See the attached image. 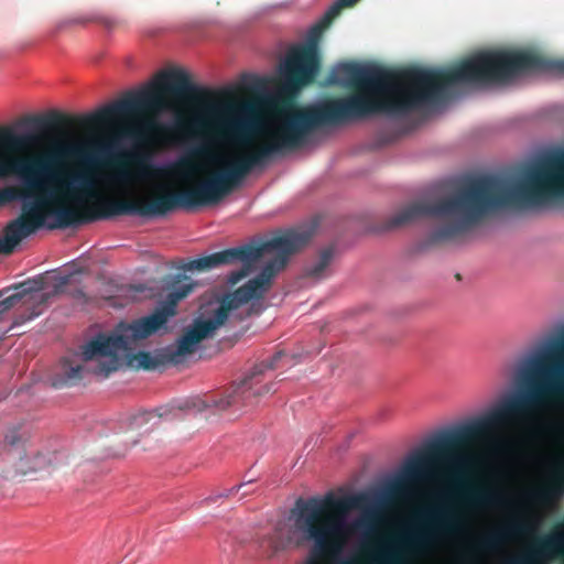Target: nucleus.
Returning <instances> with one entry per match:
<instances>
[{
	"label": "nucleus",
	"mask_w": 564,
	"mask_h": 564,
	"mask_svg": "<svg viewBox=\"0 0 564 564\" xmlns=\"http://www.w3.org/2000/svg\"><path fill=\"white\" fill-rule=\"evenodd\" d=\"M503 84L533 70L552 72L564 75V61L547 59L529 51L505 50Z\"/></svg>",
	"instance_id": "f8f14e48"
},
{
	"label": "nucleus",
	"mask_w": 564,
	"mask_h": 564,
	"mask_svg": "<svg viewBox=\"0 0 564 564\" xmlns=\"http://www.w3.org/2000/svg\"><path fill=\"white\" fill-rule=\"evenodd\" d=\"M325 13L308 32L306 43L292 48L280 67L282 88L295 93L315 80L321 67L318 43L325 29L332 23Z\"/></svg>",
	"instance_id": "9d476101"
},
{
	"label": "nucleus",
	"mask_w": 564,
	"mask_h": 564,
	"mask_svg": "<svg viewBox=\"0 0 564 564\" xmlns=\"http://www.w3.org/2000/svg\"><path fill=\"white\" fill-rule=\"evenodd\" d=\"M95 147L102 148L101 152L98 153L100 159H102L101 154L106 152L107 148L98 144L97 142H95ZM104 166L105 161L101 160V166L98 171V196L84 200H77L68 197L62 189L58 180L43 176L45 180L56 183L54 189H48L44 187L43 183L39 177H36L34 181L39 183V187L34 189V195L22 199L21 214L7 224L2 236H0V254H11L24 238L44 227L45 221L50 216H54L56 219V225L53 227L66 228L85 220L109 218L119 215H164L176 207L193 208L209 206L221 200L218 192L206 189L205 184L209 182L208 176L192 187L177 192L163 193L154 196L149 202L141 199L107 200L101 204V210L96 214H84L80 208L65 205L62 202L61 197L75 202L76 204L84 205L98 199L100 197V186L102 183L101 170Z\"/></svg>",
	"instance_id": "20e7f679"
},
{
	"label": "nucleus",
	"mask_w": 564,
	"mask_h": 564,
	"mask_svg": "<svg viewBox=\"0 0 564 564\" xmlns=\"http://www.w3.org/2000/svg\"><path fill=\"white\" fill-rule=\"evenodd\" d=\"M39 187V183L34 180H28L20 188L7 186L0 188V207L11 202L25 199L34 195V189Z\"/></svg>",
	"instance_id": "2eb2a0df"
},
{
	"label": "nucleus",
	"mask_w": 564,
	"mask_h": 564,
	"mask_svg": "<svg viewBox=\"0 0 564 564\" xmlns=\"http://www.w3.org/2000/svg\"><path fill=\"white\" fill-rule=\"evenodd\" d=\"M171 411L169 410L161 411V409H158L155 411L139 412L137 414H133L129 419V427L131 430H140L144 425L149 424L151 421H153L151 426H154L163 416H166Z\"/></svg>",
	"instance_id": "dca6fc26"
},
{
	"label": "nucleus",
	"mask_w": 564,
	"mask_h": 564,
	"mask_svg": "<svg viewBox=\"0 0 564 564\" xmlns=\"http://www.w3.org/2000/svg\"><path fill=\"white\" fill-rule=\"evenodd\" d=\"M30 133H17L10 127H0V180L19 175L24 182L40 176L58 180L64 193L84 200L98 196L102 148L95 141H58L45 153L36 156H18L35 142Z\"/></svg>",
	"instance_id": "423d86ee"
},
{
	"label": "nucleus",
	"mask_w": 564,
	"mask_h": 564,
	"mask_svg": "<svg viewBox=\"0 0 564 564\" xmlns=\"http://www.w3.org/2000/svg\"><path fill=\"white\" fill-rule=\"evenodd\" d=\"M308 240L310 234L306 231L286 230L257 245L230 248L191 260L185 267L189 271H206L221 264L242 262L243 267L229 276V282L237 284L249 274L258 260L264 256H273L256 278L249 280L232 293L225 295L219 307L209 318L194 321L193 325L178 339L176 349L171 354V359L176 360L177 357L193 354L198 344L213 337L215 330L223 326L234 312L251 300L262 299L270 289L272 279L284 269L289 258L303 248Z\"/></svg>",
	"instance_id": "39448f33"
},
{
	"label": "nucleus",
	"mask_w": 564,
	"mask_h": 564,
	"mask_svg": "<svg viewBox=\"0 0 564 564\" xmlns=\"http://www.w3.org/2000/svg\"><path fill=\"white\" fill-rule=\"evenodd\" d=\"M503 69V48L477 52L447 69L340 63L330 70L329 82L351 88L350 94L284 109L263 131L262 142L217 160L213 145L248 144L253 106L249 101L216 102L220 97L231 98V93L195 85L185 70L175 68L162 72L150 87L127 94V118L138 119L127 127V135L141 144L204 137L203 143L173 164L171 173L189 178L200 172L195 159L220 162L221 167L205 185L223 199L253 169L265 165L274 155L302 148L318 128L339 127L375 115L403 118L438 101L447 86L502 85Z\"/></svg>",
	"instance_id": "f257e3e1"
},
{
	"label": "nucleus",
	"mask_w": 564,
	"mask_h": 564,
	"mask_svg": "<svg viewBox=\"0 0 564 564\" xmlns=\"http://www.w3.org/2000/svg\"><path fill=\"white\" fill-rule=\"evenodd\" d=\"M111 180L120 184H126L132 180V174L124 162H119L116 165Z\"/></svg>",
	"instance_id": "412c9836"
},
{
	"label": "nucleus",
	"mask_w": 564,
	"mask_h": 564,
	"mask_svg": "<svg viewBox=\"0 0 564 564\" xmlns=\"http://www.w3.org/2000/svg\"><path fill=\"white\" fill-rule=\"evenodd\" d=\"M494 444L496 447H501V445L505 444V441H502L501 438H497L495 440Z\"/></svg>",
	"instance_id": "cd10ccee"
},
{
	"label": "nucleus",
	"mask_w": 564,
	"mask_h": 564,
	"mask_svg": "<svg viewBox=\"0 0 564 564\" xmlns=\"http://www.w3.org/2000/svg\"><path fill=\"white\" fill-rule=\"evenodd\" d=\"M261 311L260 306L257 308V310H253V306L250 307V308H247L246 312L242 314L241 312H239L237 314V318L239 319H243L245 317H249L251 314H259Z\"/></svg>",
	"instance_id": "a878e982"
},
{
	"label": "nucleus",
	"mask_w": 564,
	"mask_h": 564,
	"mask_svg": "<svg viewBox=\"0 0 564 564\" xmlns=\"http://www.w3.org/2000/svg\"><path fill=\"white\" fill-rule=\"evenodd\" d=\"M130 362L138 369L153 370L163 364L162 359L148 351H139L132 356Z\"/></svg>",
	"instance_id": "a211bd4d"
},
{
	"label": "nucleus",
	"mask_w": 564,
	"mask_h": 564,
	"mask_svg": "<svg viewBox=\"0 0 564 564\" xmlns=\"http://www.w3.org/2000/svg\"><path fill=\"white\" fill-rule=\"evenodd\" d=\"M2 296V292H0V297Z\"/></svg>",
	"instance_id": "7c9ffc66"
},
{
	"label": "nucleus",
	"mask_w": 564,
	"mask_h": 564,
	"mask_svg": "<svg viewBox=\"0 0 564 564\" xmlns=\"http://www.w3.org/2000/svg\"><path fill=\"white\" fill-rule=\"evenodd\" d=\"M564 335L540 352L523 360L517 371L518 391L505 398L487 414L469 422L466 436L490 437L527 422L539 409L564 391Z\"/></svg>",
	"instance_id": "6e6552de"
},
{
	"label": "nucleus",
	"mask_w": 564,
	"mask_h": 564,
	"mask_svg": "<svg viewBox=\"0 0 564 564\" xmlns=\"http://www.w3.org/2000/svg\"><path fill=\"white\" fill-rule=\"evenodd\" d=\"M195 285L187 276L172 278L165 285L169 291L166 300L152 314L130 324L119 323L112 333H100L80 347L83 361H95L94 367L79 364L77 355L62 358L61 373L53 386L55 388L75 386L84 378L86 371L106 378L118 370L121 358L129 357L139 340L159 330L170 317L174 316L177 303L186 297Z\"/></svg>",
	"instance_id": "0eeeda50"
},
{
	"label": "nucleus",
	"mask_w": 564,
	"mask_h": 564,
	"mask_svg": "<svg viewBox=\"0 0 564 564\" xmlns=\"http://www.w3.org/2000/svg\"><path fill=\"white\" fill-rule=\"evenodd\" d=\"M69 279L70 276L69 275H66V276H63L59 281V283H57L55 285V292L56 293H62L64 292V286L67 285L69 283Z\"/></svg>",
	"instance_id": "393cba45"
},
{
	"label": "nucleus",
	"mask_w": 564,
	"mask_h": 564,
	"mask_svg": "<svg viewBox=\"0 0 564 564\" xmlns=\"http://www.w3.org/2000/svg\"><path fill=\"white\" fill-rule=\"evenodd\" d=\"M469 423L444 432L427 443L421 452L411 457L401 474L381 494L359 492L336 496L327 492L323 497L299 499L292 510L293 527L284 532V524L278 523L271 533L259 538V547L268 556L285 550L292 542L296 546H310V555L317 561L338 558L351 534L347 517L351 510H370L393 499L408 498L415 484L445 476L453 485L451 503L429 509L423 513L424 527L431 528L430 514L433 511L453 510L460 517L465 528L463 511H478L497 506V489L471 481L469 471L475 466V456L468 447L482 440L480 436H466ZM444 535L434 533L435 536ZM451 535H454L452 533Z\"/></svg>",
	"instance_id": "f03ea898"
},
{
	"label": "nucleus",
	"mask_w": 564,
	"mask_h": 564,
	"mask_svg": "<svg viewBox=\"0 0 564 564\" xmlns=\"http://www.w3.org/2000/svg\"><path fill=\"white\" fill-rule=\"evenodd\" d=\"M43 303H44V300L42 299L36 306L28 307L25 310V312L21 313L17 317V323L18 324L25 323L28 321H31V319L37 317L42 313V311L39 308V306H41Z\"/></svg>",
	"instance_id": "4be33fe9"
},
{
	"label": "nucleus",
	"mask_w": 564,
	"mask_h": 564,
	"mask_svg": "<svg viewBox=\"0 0 564 564\" xmlns=\"http://www.w3.org/2000/svg\"><path fill=\"white\" fill-rule=\"evenodd\" d=\"M533 527L521 519H512L501 528L486 534L476 543V547L480 551L498 550L503 543L516 536L530 534Z\"/></svg>",
	"instance_id": "ddd939ff"
},
{
	"label": "nucleus",
	"mask_w": 564,
	"mask_h": 564,
	"mask_svg": "<svg viewBox=\"0 0 564 564\" xmlns=\"http://www.w3.org/2000/svg\"><path fill=\"white\" fill-rule=\"evenodd\" d=\"M564 200V151L543 156L525 167L517 180L482 174L434 199H419L388 218L381 230L389 231L422 218L437 221L427 237L430 245L455 241L499 213L513 208L543 206Z\"/></svg>",
	"instance_id": "7ed1b4c3"
},
{
	"label": "nucleus",
	"mask_w": 564,
	"mask_h": 564,
	"mask_svg": "<svg viewBox=\"0 0 564 564\" xmlns=\"http://www.w3.org/2000/svg\"><path fill=\"white\" fill-rule=\"evenodd\" d=\"M373 517V514H369L368 519L364 520L360 524H367L368 521Z\"/></svg>",
	"instance_id": "c85d7f7f"
},
{
	"label": "nucleus",
	"mask_w": 564,
	"mask_h": 564,
	"mask_svg": "<svg viewBox=\"0 0 564 564\" xmlns=\"http://www.w3.org/2000/svg\"><path fill=\"white\" fill-rule=\"evenodd\" d=\"M6 456L12 463L17 475L28 476L48 468L51 460L34 448L28 435L11 430L4 437Z\"/></svg>",
	"instance_id": "9b49d317"
},
{
	"label": "nucleus",
	"mask_w": 564,
	"mask_h": 564,
	"mask_svg": "<svg viewBox=\"0 0 564 564\" xmlns=\"http://www.w3.org/2000/svg\"><path fill=\"white\" fill-rule=\"evenodd\" d=\"M357 0H337L326 12V14L334 20L341 11L343 8L351 7Z\"/></svg>",
	"instance_id": "5701e85b"
},
{
	"label": "nucleus",
	"mask_w": 564,
	"mask_h": 564,
	"mask_svg": "<svg viewBox=\"0 0 564 564\" xmlns=\"http://www.w3.org/2000/svg\"><path fill=\"white\" fill-rule=\"evenodd\" d=\"M72 296L77 299V300H80V301H84V302H87V295L86 293L78 289V290H75L74 292H72Z\"/></svg>",
	"instance_id": "bb28decb"
},
{
	"label": "nucleus",
	"mask_w": 564,
	"mask_h": 564,
	"mask_svg": "<svg viewBox=\"0 0 564 564\" xmlns=\"http://www.w3.org/2000/svg\"><path fill=\"white\" fill-rule=\"evenodd\" d=\"M282 356L283 352L278 351L269 359L254 364L243 373L238 382L232 384L227 394L194 397L180 405L178 410H193L196 412L212 410L214 412H221L230 406H250L256 404L259 398L273 390L275 382L267 380L268 375L278 368V362Z\"/></svg>",
	"instance_id": "1a4fd4ad"
},
{
	"label": "nucleus",
	"mask_w": 564,
	"mask_h": 564,
	"mask_svg": "<svg viewBox=\"0 0 564 564\" xmlns=\"http://www.w3.org/2000/svg\"><path fill=\"white\" fill-rule=\"evenodd\" d=\"M251 482H252V480H248V481L242 482V484H240V485H238V486H234L232 488H230V489L227 491L226 496L228 497V496H232V495H235V494L239 492L242 488L248 487Z\"/></svg>",
	"instance_id": "b1692460"
},
{
	"label": "nucleus",
	"mask_w": 564,
	"mask_h": 564,
	"mask_svg": "<svg viewBox=\"0 0 564 564\" xmlns=\"http://www.w3.org/2000/svg\"><path fill=\"white\" fill-rule=\"evenodd\" d=\"M564 495V460L556 464L550 481L534 492L541 501L558 499Z\"/></svg>",
	"instance_id": "4468645a"
},
{
	"label": "nucleus",
	"mask_w": 564,
	"mask_h": 564,
	"mask_svg": "<svg viewBox=\"0 0 564 564\" xmlns=\"http://www.w3.org/2000/svg\"><path fill=\"white\" fill-rule=\"evenodd\" d=\"M241 86L247 93H259L263 90L265 80L257 75L246 74L242 76Z\"/></svg>",
	"instance_id": "aec40b11"
},
{
	"label": "nucleus",
	"mask_w": 564,
	"mask_h": 564,
	"mask_svg": "<svg viewBox=\"0 0 564 564\" xmlns=\"http://www.w3.org/2000/svg\"><path fill=\"white\" fill-rule=\"evenodd\" d=\"M249 492H250V490H245V491L242 492V496H247Z\"/></svg>",
	"instance_id": "c756f323"
},
{
	"label": "nucleus",
	"mask_w": 564,
	"mask_h": 564,
	"mask_svg": "<svg viewBox=\"0 0 564 564\" xmlns=\"http://www.w3.org/2000/svg\"><path fill=\"white\" fill-rule=\"evenodd\" d=\"M131 162L138 167L139 174L144 177L156 176L163 171L139 155H131Z\"/></svg>",
	"instance_id": "6ab92c4d"
},
{
	"label": "nucleus",
	"mask_w": 564,
	"mask_h": 564,
	"mask_svg": "<svg viewBox=\"0 0 564 564\" xmlns=\"http://www.w3.org/2000/svg\"><path fill=\"white\" fill-rule=\"evenodd\" d=\"M333 258H334V248L333 247H327V248L323 249L318 254L317 261L315 263L308 265L305 269L306 276L314 278V279L323 278L324 272L330 264Z\"/></svg>",
	"instance_id": "f3484780"
}]
</instances>
